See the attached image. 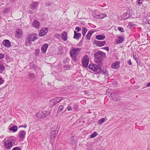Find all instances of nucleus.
Here are the masks:
<instances>
[{
    "label": "nucleus",
    "instance_id": "nucleus-1",
    "mask_svg": "<svg viewBox=\"0 0 150 150\" xmlns=\"http://www.w3.org/2000/svg\"><path fill=\"white\" fill-rule=\"evenodd\" d=\"M38 38V35L37 34L32 33L28 35L26 38V46H28L29 45L32 44L31 42H34Z\"/></svg>",
    "mask_w": 150,
    "mask_h": 150
},
{
    "label": "nucleus",
    "instance_id": "nucleus-2",
    "mask_svg": "<svg viewBox=\"0 0 150 150\" xmlns=\"http://www.w3.org/2000/svg\"><path fill=\"white\" fill-rule=\"evenodd\" d=\"M4 146L7 149H10L15 145V141L12 139H5Z\"/></svg>",
    "mask_w": 150,
    "mask_h": 150
},
{
    "label": "nucleus",
    "instance_id": "nucleus-3",
    "mask_svg": "<svg viewBox=\"0 0 150 150\" xmlns=\"http://www.w3.org/2000/svg\"><path fill=\"white\" fill-rule=\"evenodd\" d=\"M105 55V54L103 52H96L94 55L96 62L99 64L100 63L103 57Z\"/></svg>",
    "mask_w": 150,
    "mask_h": 150
},
{
    "label": "nucleus",
    "instance_id": "nucleus-4",
    "mask_svg": "<svg viewBox=\"0 0 150 150\" xmlns=\"http://www.w3.org/2000/svg\"><path fill=\"white\" fill-rule=\"evenodd\" d=\"M88 67L93 71L97 73H98L100 72L101 69V67L97 64H90Z\"/></svg>",
    "mask_w": 150,
    "mask_h": 150
},
{
    "label": "nucleus",
    "instance_id": "nucleus-5",
    "mask_svg": "<svg viewBox=\"0 0 150 150\" xmlns=\"http://www.w3.org/2000/svg\"><path fill=\"white\" fill-rule=\"evenodd\" d=\"M80 48H72L70 50V57L72 58H75L80 52Z\"/></svg>",
    "mask_w": 150,
    "mask_h": 150
},
{
    "label": "nucleus",
    "instance_id": "nucleus-6",
    "mask_svg": "<svg viewBox=\"0 0 150 150\" xmlns=\"http://www.w3.org/2000/svg\"><path fill=\"white\" fill-rule=\"evenodd\" d=\"M89 57L86 55L83 57L81 61L83 66L85 67H87L89 61Z\"/></svg>",
    "mask_w": 150,
    "mask_h": 150
},
{
    "label": "nucleus",
    "instance_id": "nucleus-7",
    "mask_svg": "<svg viewBox=\"0 0 150 150\" xmlns=\"http://www.w3.org/2000/svg\"><path fill=\"white\" fill-rule=\"evenodd\" d=\"M48 28L46 27L42 28L40 30V32L39 33V35L40 37H42L45 36L48 32Z\"/></svg>",
    "mask_w": 150,
    "mask_h": 150
},
{
    "label": "nucleus",
    "instance_id": "nucleus-8",
    "mask_svg": "<svg viewBox=\"0 0 150 150\" xmlns=\"http://www.w3.org/2000/svg\"><path fill=\"white\" fill-rule=\"evenodd\" d=\"M36 116L39 118H45L46 117V114L45 112L40 111L38 112L36 115Z\"/></svg>",
    "mask_w": 150,
    "mask_h": 150
},
{
    "label": "nucleus",
    "instance_id": "nucleus-9",
    "mask_svg": "<svg viewBox=\"0 0 150 150\" xmlns=\"http://www.w3.org/2000/svg\"><path fill=\"white\" fill-rule=\"evenodd\" d=\"M3 44L5 47L9 48L11 46V44L8 40H5L3 42Z\"/></svg>",
    "mask_w": 150,
    "mask_h": 150
},
{
    "label": "nucleus",
    "instance_id": "nucleus-10",
    "mask_svg": "<svg viewBox=\"0 0 150 150\" xmlns=\"http://www.w3.org/2000/svg\"><path fill=\"white\" fill-rule=\"evenodd\" d=\"M61 99L59 97H57L51 100V102L52 103V105H55L59 102Z\"/></svg>",
    "mask_w": 150,
    "mask_h": 150
},
{
    "label": "nucleus",
    "instance_id": "nucleus-11",
    "mask_svg": "<svg viewBox=\"0 0 150 150\" xmlns=\"http://www.w3.org/2000/svg\"><path fill=\"white\" fill-rule=\"evenodd\" d=\"M32 25L35 28L38 29L39 28L40 24V22L38 21L35 20L33 22Z\"/></svg>",
    "mask_w": 150,
    "mask_h": 150
},
{
    "label": "nucleus",
    "instance_id": "nucleus-12",
    "mask_svg": "<svg viewBox=\"0 0 150 150\" xmlns=\"http://www.w3.org/2000/svg\"><path fill=\"white\" fill-rule=\"evenodd\" d=\"M95 42L97 46L100 47L104 46L106 43V42L104 41H95Z\"/></svg>",
    "mask_w": 150,
    "mask_h": 150
},
{
    "label": "nucleus",
    "instance_id": "nucleus-13",
    "mask_svg": "<svg viewBox=\"0 0 150 150\" xmlns=\"http://www.w3.org/2000/svg\"><path fill=\"white\" fill-rule=\"evenodd\" d=\"M120 62L118 61H117L115 62L112 65V68L113 69H117L119 68L120 67Z\"/></svg>",
    "mask_w": 150,
    "mask_h": 150
},
{
    "label": "nucleus",
    "instance_id": "nucleus-14",
    "mask_svg": "<svg viewBox=\"0 0 150 150\" xmlns=\"http://www.w3.org/2000/svg\"><path fill=\"white\" fill-rule=\"evenodd\" d=\"M38 4L37 1H33L30 5V8L32 10L35 9Z\"/></svg>",
    "mask_w": 150,
    "mask_h": 150
},
{
    "label": "nucleus",
    "instance_id": "nucleus-15",
    "mask_svg": "<svg viewBox=\"0 0 150 150\" xmlns=\"http://www.w3.org/2000/svg\"><path fill=\"white\" fill-rule=\"evenodd\" d=\"M95 32V31L92 30L89 31L86 36V39L87 40H90L91 39V35Z\"/></svg>",
    "mask_w": 150,
    "mask_h": 150
},
{
    "label": "nucleus",
    "instance_id": "nucleus-16",
    "mask_svg": "<svg viewBox=\"0 0 150 150\" xmlns=\"http://www.w3.org/2000/svg\"><path fill=\"white\" fill-rule=\"evenodd\" d=\"M106 14H105L101 13L99 15H96L95 14H94L93 15L94 17L100 19H103L104 17L106 16Z\"/></svg>",
    "mask_w": 150,
    "mask_h": 150
},
{
    "label": "nucleus",
    "instance_id": "nucleus-17",
    "mask_svg": "<svg viewBox=\"0 0 150 150\" xmlns=\"http://www.w3.org/2000/svg\"><path fill=\"white\" fill-rule=\"evenodd\" d=\"M22 35V30L20 29H18L16 30V36L17 38L21 37Z\"/></svg>",
    "mask_w": 150,
    "mask_h": 150
},
{
    "label": "nucleus",
    "instance_id": "nucleus-18",
    "mask_svg": "<svg viewBox=\"0 0 150 150\" xmlns=\"http://www.w3.org/2000/svg\"><path fill=\"white\" fill-rule=\"evenodd\" d=\"M48 44L46 43L44 44L42 47L41 50L42 52L44 54L46 52L47 50L48 47Z\"/></svg>",
    "mask_w": 150,
    "mask_h": 150
},
{
    "label": "nucleus",
    "instance_id": "nucleus-19",
    "mask_svg": "<svg viewBox=\"0 0 150 150\" xmlns=\"http://www.w3.org/2000/svg\"><path fill=\"white\" fill-rule=\"evenodd\" d=\"M61 38L64 41H66L67 39V33L65 32H63L62 34Z\"/></svg>",
    "mask_w": 150,
    "mask_h": 150
},
{
    "label": "nucleus",
    "instance_id": "nucleus-20",
    "mask_svg": "<svg viewBox=\"0 0 150 150\" xmlns=\"http://www.w3.org/2000/svg\"><path fill=\"white\" fill-rule=\"evenodd\" d=\"M112 99L113 100L116 101L120 100V98L118 95L117 94H114L111 96Z\"/></svg>",
    "mask_w": 150,
    "mask_h": 150
},
{
    "label": "nucleus",
    "instance_id": "nucleus-21",
    "mask_svg": "<svg viewBox=\"0 0 150 150\" xmlns=\"http://www.w3.org/2000/svg\"><path fill=\"white\" fill-rule=\"evenodd\" d=\"M81 36V33H77L76 31H74V35L73 38L77 40H78Z\"/></svg>",
    "mask_w": 150,
    "mask_h": 150
},
{
    "label": "nucleus",
    "instance_id": "nucleus-22",
    "mask_svg": "<svg viewBox=\"0 0 150 150\" xmlns=\"http://www.w3.org/2000/svg\"><path fill=\"white\" fill-rule=\"evenodd\" d=\"M19 136L20 138H23L25 137L26 134V132L23 130H22L19 132Z\"/></svg>",
    "mask_w": 150,
    "mask_h": 150
},
{
    "label": "nucleus",
    "instance_id": "nucleus-23",
    "mask_svg": "<svg viewBox=\"0 0 150 150\" xmlns=\"http://www.w3.org/2000/svg\"><path fill=\"white\" fill-rule=\"evenodd\" d=\"M124 41V38L122 36H118L117 40H116L115 42L116 44H119L122 43Z\"/></svg>",
    "mask_w": 150,
    "mask_h": 150
},
{
    "label": "nucleus",
    "instance_id": "nucleus-24",
    "mask_svg": "<svg viewBox=\"0 0 150 150\" xmlns=\"http://www.w3.org/2000/svg\"><path fill=\"white\" fill-rule=\"evenodd\" d=\"M58 131V130H54L52 131L50 135V137L52 139H53L57 135Z\"/></svg>",
    "mask_w": 150,
    "mask_h": 150
},
{
    "label": "nucleus",
    "instance_id": "nucleus-25",
    "mask_svg": "<svg viewBox=\"0 0 150 150\" xmlns=\"http://www.w3.org/2000/svg\"><path fill=\"white\" fill-rule=\"evenodd\" d=\"M105 36L104 35H98L96 36V38L98 40H102L105 39Z\"/></svg>",
    "mask_w": 150,
    "mask_h": 150
},
{
    "label": "nucleus",
    "instance_id": "nucleus-26",
    "mask_svg": "<svg viewBox=\"0 0 150 150\" xmlns=\"http://www.w3.org/2000/svg\"><path fill=\"white\" fill-rule=\"evenodd\" d=\"M18 129V127L16 125L12 127L9 129V130L13 131V132H16Z\"/></svg>",
    "mask_w": 150,
    "mask_h": 150
},
{
    "label": "nucleus",
    "instance_id": "nucleus-27",
    "mask_svg": "<svg viewBox=\"0 0 150 150\" xmlns=\"http://www.w3.org/2000/svg\"><path fill=\"white\" fill-rule=\"evenodd\" d=\"M129 17V15H128V13H125L122 16V18L124 20H126Z\"/></svg>",
    "mask_w": 150,
    "mask_h": 150
},
{
    "label": "nucleus",
    "instance_id": "nucleus-28",
    "mask_svg": "<svg viewBox=\"0 0 150 150\" xmlns=\"http://www.w3.org/2000/svg\"><path fill=\"white\" fill-rule=\"evenodd\" d=\"M5 69L4 66L1 64H0V74L3 73V71Z\"/></svg>",
    "mask_w": 150,
    "mask_h": 150
},
{
    "label": "nucleus",
    "instance_id": "nucleus-29",
    "mask_svg": "<svg viewBox=\"0 0 150 150\" xmlns=\"http://www.w3.org/2000/svg\"><path fill=\"white\" fill-rule=\"evenodd\" d=\"M87 28L85 27H83L82 28V34L83 37H84L85 34L87 32Z\"/></svg>",
    "mask_w": 150,
    "mask_h": 150
},
{
    "label": "nucleus",
    "instance_id": "nucleus-30",
    "mask_svg": "<svg viewBox=\"0 0 150 150\" xmlns=\"http://www.w3.org/2000/svg\"><path fill=\"white\" fill-rule=\"evenodd\" d=\"M64 109V106L62 105H60L59 107L58 110L57 111V112L59 113L63 110Z\"/></svg>",
    "mask_w": 150,
    "mask_h": 150
},
{
    "label": "nucleus",
    "instance_id": "nucleus-31",
    "mask_svg": "<svg viewBox=\"0 0 150 150\" xmlns=\"http://www.w3.org/2000/svg\"><path fill=\"white\" fill-rule=\"evenodd\" d=\"M105 121V119L104 118H101L98 121V123L99 125H100L103 123Z\"/></svg>",
    "mask_w": 150,
    "mask_h": 150
},
{
    "label": "nucleus",
    "instance_id": "nucleus-32",
    "mask_svg": "<svg viewBox=\"0 0 150 150\" xmlns=\"http://www.w3.org/2000/svg\"><path fill=\"white\" fill-rule=\"evenodd\" d=\"M97 134V133L96 132H94L90 136L91 138H93L95 137Z\"/></svg>",
    "mask_w": 150,
    "mask_h": 150
},
{
    "label": "nucleus",
    "instance_id": "nucleus-33",
    "mask_svg": "<svg viewBox=\"0 0 150 150\" xmlns=\"http://www.w3.org/2000/svg\"><path fill=\"white\" fill-rule=\"evenodd\" d=\"M52 4V3L50 2H48L45 4V6H50Z\"/></svg>",
    "mask_w": 150,
    "mask_h": 150
},
{
    "label": "nucleus",
    "instance_id": "nucleus-34",
    "mask_svg": "<svg viewBox=\"0 0 150 150\" xmlns=\"http://www.w3.org/2000/svg\"><path fill=\"white\" fill-rule=\"evenodd\" d=\"M102 74L107 75L108 74V72L106 70H103L102 71Z\"/></svg>",
    "mask_w": 150,
    "mask_h": 150
},
{
    "label": "nucleus",
    "instance_id": "nucleus-35",
    "mask_svg": "<svg viewBox=\"0 0 150 150\" xmlns=\"http://www.w3.org/2000/svg\"><path fill=\"white\" fill-rule=\"evenodd\" d=\"M10 11V9L9 8H6L5 9L4 11V13H7Z\"/></svg>",
    "mask_w": 150,
    "mask_h": 150
},
{
    "label": "nucleus",
    "instance_id": "nucleus-36",
    "mask_svg": "<svg viewBox=\"0 0 150 150\" xmlns=\"http://www.w3.org/2000/svg\"><path fill=\"white\" fill-rule=\"evenodd\" d=\"M117 29L120 31L121 32H123L124 31V30L123 28L121 27H118L117 28Z\"/></svg>",
    "mask_w": 150,
    "mask_h": 150
},
{
    "label": "nucleus",
    "instance_id": "nucleus-37",
    "mask_svg": "<svg viewBox=\"0 0 150 150\" xmlns=\"http://www.w3.org/2000/svg\"><path fill=\"white\" fill-rule=\"evenodd\" d=\"M4 81L0 77V85L4 83Z\"/></svg>",
    "mask_w": 150,
    "mask_h": 150
},
{
    "label": "nucleus",
    "instance_id": "nucleus-38",
    "mask_svg": "<svg viewBox=\"0 0 150 150\" xmlns=\"http://www.w3.org/2000/svg\"><path fill=\"white\" fill-rule=\"evenodd\" d=\"M29 76L30 78H34L35 75L33 73H30L29 74Z\"/></svg>",
    "mask_w": 150,
    "mask_h": 150
},
{
    "label": "nucleus",
    "instance_id": "nucleus-39",
    "mask_svg": "<svg viewBox=\"0 0 150 150\" xmlns=\"http://www.w3.org/2000/svg\"><path fill=\"white\" fill-rule=\"evenodd\" d=\"M133 58L135 60V61L136 62H137V61L138 60V58L137 57H136V56L134 55V54H133Z\"/></svg>",
    "mask_w": 150,
    "mask_h": 150
},
{
    "label": "nucleus",
    "instance_id": "nucleus-40",
    "mask_svg": "<svg viewBox=\"0 0 150 150\" xmlns=\"http://www.w3.org/2000/svg\"><path fill=\"white\" fill-rule=\"evenodd\" d=\"M12 150H21V149L19 147H15Z\"/></svg>",
    "mask_w": 150,
    "mask_h": 150
},
{
    "label": "nucleus",
    "instance_id": "nucleus-41",
    "mask_svg": "<svg viewBox=\"0 0 150 150\" xmlns=\"http://www.w3.org/2000/svg\"><path fill=\"white\" fill-rule=\"evenodd\" d=\"M144 0H138L137 2L138 4H141L142 3V2L144 1Z\"/></svg>",
    "mask_w": 150,
    "mask_h": 150
},
{
    "label": "nucleus",
    "instance_id": "nucleus-42",
    "mask_svg": "<svg viewBox=\"0 0 150 150\" xmlns=\"http://www.w3.org/2000/svg\"><path fill=\"white\" fill-rule=\"evenodd\" d=\"M75 30H77L78 32H79L81 30V29L79 27H77L76 28Z\"/></svg>",
    "mask_w": 150,
    "mask_h": 150
},
{
    "label": "nucleus",
    "instance_id": "nucleus-43",
    "mask_svg": "<svg viewBox=\"0 0 150 150\" xmlns=\"http://www.w3.org/2000/svg\"><path fill=\"white\" fill-rule=\"evenodd\" d=\"M4 55L1 54H0V59H1L4 58Z\"/></svg>",
    "mask_w": 150,
    "mask_h": 150
},
{
    "label": "nucleus",
    "instance_id": "nucleus-44",
    "mask_svg": "<svg viewBox=\"0 0 150 150\" xmlns=\"http://www.w3.org/2000/svg\"><path fill=\"white\" fill-rule=\"evenodd\" d=\"M70 66L69 65H67L64 66V68L67 69V68H69Z\"/></svg>",
    "mask_w": 150,
    "mask_h": 150
},
{
    "label": "nucleus",
    "instance_id": "nucleus-45",
    "mask_svg": "<svg viewBox=\"0 0 150 150\" xmlns=\"http://www.w3.org/2000/svg\"><path fill=\"white\" fill-rule=\"evenodd\" d=\"M103 49H105V50H107V51H108L109 50V47H106L103 48Z\"/></svg>",
    "mask_w": 150,
    "mask_h": 150
},
{
    "label": "nucleus",
    "instance_id": "nucleus-46",
    "mask_svg": "<svg viewBox=\"0 0 150 150\" xmlns=\"http://www.w3.org/2000/svg\"><path fill=\"white\" fill-rule=\"evenodd\" d=\"M67 108L68 110L70 111L72 110L71 107V106L69 105L67 106Z\"/></svg>",
    "mask_w": 150,
    "mask_h": 150
},
{
    "label": "nucleus",
    "instance_id": "nucleus-47",
    "mask_svg": "<svg viewBox=\"0 0 150 150\" xmlns=\"http://www.w3.org/2000/svg\"><path fill=\"white\" fill-rule=\"evenodd\" d=\"M27 126V125L26 124H24L23 125H22L20 126H19V127L20 128V127H26Z\"/></svg>",
    "mask_w": 150,
    "mask_h": 150
},
{
    "label": "nucleus",
    "instance_id": "nucleus-48",
    "mask_svg": "<svg viewBox=\"0 0 150 150\" xmlns=\"http://www.w3.org/2000/svg\"><path fill=\"white\" fill-rule=\"evenodd\" d=\"M45 112L46 114V116H48L50 114V112H49V111L46 112L45 111Z\"/></svg>",
    "mask_w": 150,
    "mask_h": 150
},
{
    "label": "nucleus",
    "instance_id": "nucleus-49",
    "mask_svg": "<svg viewBox=\"0 0 150 150\" xmlns=\"http://www.w3.org/2000/svg\"><path fill=\"white\" fill-rule=\"evenodd\" d=\"M128 64L129 65H131L132 64V63L130 60H129V61L128 62Z\"/></svg>",
    "mask_w": 150,
    "mask_h": 150
},
{
    "label": "nucleus",
    "instance_id": "nucleus-50",
    "mask_svg": "<svg viewBox=\"0 0 150 150\" xmlns=\"http://www.w3.org/2000/svg\"><path fill=\"white\" fill-rule=\"evenodd\" d=\"M55 37L57 38H58L60 36V34H55Z\"/></svg>",
    "mask_w": 150,
    "mask_h": 150
},
{
    "label": "nucleus",
    "instance_id": "nucleus-51",
    "mask_svg": "<svg viewBox=\"0 0 150 150\" xmlns=\"http://www.w3.org/2000/svg\"><path fill=\"white\" fill-rule=\"evenodd\" d=\"M129 25L131 26H132L134 25L133 23L131 22H129Z\"/></svg>",
    "mask_w": 150,
    "mask_h": 150
},
{
    "label": "nucleus",
    "instance_id": "nucleus-52",
    "mask_svg": "<svg viewBox=\"0 0 150 150\" xmlns=\"http://www.w3.org/2000/svg\"><path fill=\"white\" fill-rule=\"evenodd\" d=\"M39 50H36L35 51V53H36V54H38L39 53ZM36 55H37L36 54H35Z\"/></svg>",
    "mask_w": 150,
    "mask_h": 150
},
{
    "label": "nucleus",
    "instance_id": "nucleus-53",
    "mask_svg": "<svg viewBox=\"0 0 150 150\" xmlns=\"http://www.w3.org/2000/svg\"><path fill=\"white\" fill-rule=\"evenodd\" d=\"M146 87H149L150 86V82L147 83L146 85Z\"/></svg>",
    "mask_w": 150,
    "mask_h": 150
},
{
    "label": "nucleus",
    "instance_id": "nucleus-54",
    "mask_svg": "<svg viewBox=\"0 0 150 150\" xmlns=\"http://www.w3.org/2000/svg\"><path fill=\"white\" fill-rule=\"evenodd\" d=\"M29 13H30L33 14V12L31 11H29Z\"/></svg>",
    "mask_w": 150,
    "mask_h": 150
},
{
    "label": "nucleus",
    "instance_id": "nucleus-55",
    "mask_svg": "<svg viewBox=\"0 0 150 150\" xmlns=\"http://www.w3.org/2000/svg\"><path fill=\"white\" fill-rule=\"evenodd\" d=\"M149 21L150 22H149V21H148V23L150 25V21Z\"/></svg>",
    "mask_w": 150,
    "mask_h": 150
}]
</instances>
